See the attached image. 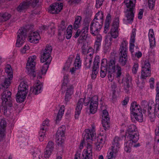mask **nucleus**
Instances as JSON below:
<instances>
[{
  "mask_svg": "<svg viewBox=\"0 0 159 159\" xmlns=\"http://www.w3.org/2000/svg\"><path fill=\"white\" fill-rule=\"evenodd\" d=\"M27 30L24 27H21L17 32L16 46L20 47L24 42V40L27 37L26 33Z\"/></svg>",
  "mask_w": 159,
  "mask_h": 159,
  "instance_id": "obj_3",
  "label": "nucleus"
},
{
  "mask_svg": "<svg viewBox=\"0 0 159 159\" xmlns=\"http://www.w3.org/2000/svg\"><path fill=\"white\" fill-rule=\"evenodd\" d=\"M35 0L32 1L31 0H26V2H23L20 4L19 5L17 8V10L19 12H22L25 9L28 8L30 6L33 7H35L37 3L33 5V2H35Z\"/></svg>",
  "mask_w": 159,
  "mask_h": 159,
  "instance_id": "obj_7",
  "label": "nucleus"
},
{
  "mask_svg": "<svg viewBox=\"0 0 159 159\" xmlns=\"http://www.w3.org/2000/svg\"><path fill=\"white\" fill-rule=\"evenodd\" d=\"M114 72H108V78L109 81L112 82L114 80V75L113 74Z\"/></svg>",
  "mask_w": 159,
  "mask_h": 159,
  "instance_id": "obj_46",
  "label": "nucleus"
},
{
  "mask_svg": "<svg viewBox=\"0 0 159 159\" xmlns=\"http://www.w3.org/2000/svg\"><path fill=\"white\" fill-rule=\"evenodd\" d=\"M97 142L95 143V145L96 147V149L99 151L101 149L103 146L102 142H98V139H97Z\"/></svg>",
  "mask_w": 159,
  "mask_h": 159,
  "instance_id": "obj_38",
  "label": "nucleus"
},
{
  "mask_svg": "<svg viewBox=\"0 0 159 159\" xmlns=\"http://www.w3.org/2000/svg\"><path fill=\"white\" fill-rule=\"evenodd\" d=\"M74 64H75V67L76 68L78 67V68H77V69H78L79 67H80L81 64L80 58L76 59V60L75 61Z\"/></svg>",
  "mask_w": 159,
  "mask_h": 159,
  "instance_id": "obj_43",
  "label": "nucleus"
},
{
  "mask_svg": "<svg viewBox=\"0 0 159 159\" xmlns=\"http://www.w3.org/2000/svg\"><path fill=\"white\" fill-rule=\"evenodd\" d=\"M35 66V64H34V63H32L30 65V66H28V67L26 68L28 75L30 76H32L34 77H35L36 76V73L34 70Z\"/></svg>",
  "mask_w": 159,
  "mask_h": 159,
  "instance_id": "obj_17",
  "label": "nucleus"
},
{
  "mask_svg": "<svg viewBox=\"0 0 159 159\" xmlns=\"http://www.w3.org/2000/svg\"><path fill=\"white\" fill-rule=\"evenodd\" d=\"M63 7L62 3H53L50 5L48 9L49 12L52 14H57L60 12Z\"/></svg>",
  "mask_w": 159,
  "mask_h": 159,
  "instance_id": "obj_10",
  "label": "nucleus"
},
{
  "mask_svg": "<svg viewBox=\"0 0 159 159\" xmlns=\"http://www.w3.org/2000/svg\"><path fill=\"white\" fill-rule=\"evenodd\" d=\"M136 0H125L124 2L126 4L127 7L128 8L126 10L127 13L126 16L129 23H131L133 22L134 16L133 13L135 4L134 3L136 2Z\"/></svg>",
  "mask_w": 159,
  "mask_h": 159,
  "instance_id": "obj_1",
  "label": "nucleus"
},
{
  "mask_svg": "<svg viewBox=\"0 0 159 159\" xmlns=\"http://www.w3.org/2000/svg\"><path fill=\"white\" fill-rule=\"evenodd\" d=\"M34 59H33L32 58H31V59L30 60V57L29 58V59L27 61V63H26V68H27L28 67V66H30V65H31V64L32 63H34L35 62H34Z\"/></svg>",
  "mask_w": 159,
  "mask_h": 159,
  "instance_id": "obj_51",
  "label": "nucleus"
},
{
  "mask_svg": "<svg viewBox=\"0 0 159 159\" xmlns=\"http://www.w3.org/2000/svg\"><path fill=\"white\" fill-rule=\"evenodd\" d=\"M92 138V136L91 134H89V133H86L84 137L83 140L82 141L81 143H80V149H81L83 148V144L84 143V140H88L90 139V136Z\"/></svg>",
  "mask_w": 159,
  "mask_h": 159,
  "instance_id": "obj_29",
  "label": "nucleus"
},
{
  "mask_svg": "<svg viewBox=\"0 0 159 159\" xmlns=\"http://www.w3.org/2000/svg\"><path fill=\"white\" fill-rule=\"evenodd\" d=\"M52 51V47L51 46H47L44 50L41 52L40 61L42 63L46 62L51 57V55Z\"/></svg>",
  "mask_w": 159,
  "mask_h": 159,
  "instance_id": "obj_4",
  "label": "nucleus"
},
{
  "mask_svg": "<svg viewBox=\"0 0 159 159\" xmlns=\"http://www.w3.org/2000/svg\"><path fill=\"white\" fill-rule=\"evenodd\" d=\"M119 19L117 17L116 18L114 21H113L112 26L111 28L115 29L116 30H118V28L119 26Z\"/></svg>",
  "mask_w": 159,
  "mask_h": 159,
  "instance_id": "obj_32",
  "label": "nucleus"
},
{
  "mask_svg": "<svg viewBox=\"0 0 159 159\" xmlns=\"http://www.w3.org/2000/svg\"><path fill=\"white\" fill-rule=\"evenodd\" d=\"M42 89V85L38 84L34 87H33L31 88L30 90V93H33L35 95L38 94L40 93V90Z\"/></svg>",
  "mask_w": 159,
  "mask_h": 159,
  "instance_id": "obj_18",
  "label": "nucleus"
},
{
  "mask_svg": "<svg viewBox=\"0 0 159 159\" xmlns=\"http://www.w3.org/2000/svg\"><path fill=\"white\" fill-rule=\"evenodd\" d=\"M118 30L115 29L111 28L110 33L111 34V37L114 38H116L118 36Z\"/></svg>",
  "mask_w": 159,
  "mask_h": 159,
  "instance_id": "obj_30",
  "label": "nucleus"
},
{
  "mask_svg": "<svg viewBox=\"0 0 159 159\" xmlns=\"http://www.w3.org/2000/svg\"><path fill=\"white\" fill-rule=\"evenodd\" d=\"M109 121H108V122L107 121H104V120H102V126L104 127V129L105 130H106V129H107V127H109Z\"/></svg>",
  "mask_w": 159,
  "mask_h": 159,
  "instance_id": "obj_44",
  "label": "nucleus"
},
{
  "mask_svg": "<svg viewBox=\"0 0 159 159\" xmlns=\"http://www.w3.org/2000/svg\"><path fill=\"white\" fill-rule=\"evenodd\" d=\"M66 29H62L61 27H59L58 35L59 36H61V34H63L65 32Z\"/></svg>",
  "mask_w": 159,
  "mask_h": 159,
  "instance_id": "obj_55",
  "label": "nucleus"
},
{
  "mask_svg": "<svg viewBox=\"0 0 159 159\" xmlns=\"http://www.w3.org/2000/svg\"><path fill=\"white\" fill-rule=\"evenodd\" d=\"M127 43L125 41H123L122 43L120 48V53L121 55L119 58V62L122 66H124L127 62V49L126 48Z\"/></svg>",
  "mask_w": 159,
  "mask_h": 159,
  "instance_id": "obj_2",
  "label": "nucleus"
},
{
  "mask_svg": "<svg viewBox=\"0 0 159 159\" xmlns=\"http://www.w3.org/2000/svg\"><path fill=\"white\" fill-rule=\"evenodd\" d=\"M86 152L87 155H91L90 154L92 153V147H87V150H86Z\"/></svg>",
  "mask_w": 159,
  "mask_h": 159,
  "instance_id": "obj_63",
  "label": "nucleus"
},
{
  "mask_svg": "<svg viewBox=\"0 0 159 159\" xmlns=\"http://www.w3.org/2000/svg\"><path fill=\"white\" fill-rule=\"evenodd\" d=\"M29 49V47L28 45H25L23 48L21 49V51L23 53H25L26 50H28Z\"/></svg>",
  "mask_w": 159,
  "mask_h": 159,
  "instance_id": "obj_64",
  "label": "nucleus"
},
{
  "mask_svg": "<svg viewBox=\"0 0 159 159\" xmlns=\"http://www.w3.org/2000/svg\"><path fill=\"white\" fill-rule=\"evenodd\" d=\"M90 17L86 16L84 20V22L86 24V26H87L88 25H89V24L90 21Z\"/></svg>",
  "mask_w": 159,
  "mask_h": 159,
  "instance_id": "obj_62",
  "label": "nucleus"
},
{
  "mask_svg": "<svg viewBox=\"0 0 159 159\" xmlns=\"http://www.w3.org/2000/svg\"><path fill=\"white\" fill-rule=\"evenodd\" d=\"M103 15L102 12L100 13L99 12H98L95 15V18L93 20V21H95L97 20H99V21H101L103 22Z\"/></svg>",
  "mask_w": 159,
  "mask_h": 159,
  "instance_id": "obj_28",
  "label": "nucleus"
},
{
  "mask_svg": "<svg viewBox=\"0 0 159 159\" xmlns=\"http://www.w3.org/2000/svg\"><path fill=\"white\" fill-rule=\"evenodd\" d=\"M84 98H81L79 100L77 103L75 113V119L78 118L79 116L81 110L83 107V103L84 102Z\"/></svg>",
  "mask_w": 159,
  "mask_h": 159,
  "instance_id": "obj_13",
  "label": "nucleus"
},
{
  "mask_svg": "<svg viewBox=\"0 0 159 159\" xmlns=\"http://www.w3.org/2000/svg\"><path fill=\"white\" fill-rule=\"evenodd\" d=\"M20 92L19 91H18L17 93L16 94V95H18L19 96H22L24 97H26L27 95V92Z\"/></svg>",
  "mask_w": 159,
  "mask_h": 159,
  "instance_id": "obj_58",
  "label": "nucleus"
},
{
  "mask_svg": "<svg viewBox=\"0 0 159 159\" xmlns=\"http://www.w3.org/2000/svg\"><path fill=\"white\" fill-rule=\"evenodd\" d=\"M81 19V16H78L75 17L73 25V29L74 30H77L79 28Z\"/></svg>",
  "mask_w": 159,
  "mask_h": 159,
  "instance_id": "obj_24",
  "label": "nucleus"
},
{
  "mask_svg": "<svg viewBox=\"0 0 159 159\" xmlns=\"http://www.w3.org/2000/svg\"><path fill=\"white\" fill-rule=\"evenodd\" d=\"M98 97L97 96H94L91 98L88 102L86 103L87 105L89 102L90 103V110L91 113L94 114L97 111L98 107Z\"/></svg>",
  "mask_w": 159,
  "mask_h": 159,
  "instance_id": "obj_6",
  "label": "nucleus"
},
{
  "mask_svg": "<svg viewBox=\"0 0 159 159\" xmlns=\"http://www.w3.org/2000/svg\"><path fill=\"white\" fill-rule=\"evenodd\" d=\"M92 59L91 58L89 59L86 58L85 61V65L87 68H90L91 66V64L92 63Z\"/></svg>",
  "mask_w": 159,
  "mask_h": 159,
  "instance_id": "obj_42",
  "label": "nucleus"
},
{
  "mask_svg": "<svg viewBox=\"0 0 159 159\" xmlns=\"http://www.w3.org/2000/svg\"><path fill=\"white\" fill-rule=\"evenodd\" d=\"M141 106L143 108V111L145 112L146 111V109L148 110L149 113L148 116L152 118L154 116V115L152 111H150L152 109V106H154V105H152L150 102L148 103L147 101L144 100L142 101Z\"/></svg>",
  "mask_w": 159,
  "mask_h": 159,
  "instance_id": "obj_11",
  "label": "nucleus"
},
{
  "mask_svg": "<svg viewBox=\"0 0 159 159\" xmlns=\"http://www.w3.org/2000/svg\"><path fill=\"white\" fill-rule=\"evenodd\" d=\"M34 34H34V35L33 36V40H32V41H30V42L33 43H36L35 41H38L39 39L37 38L38 37H39V35L38 32H34Z\"/></svg>",
  "mask_w": 159,
  "mask_h": 159,
  "instance_id": "obj_37",
  "label": "nucleus"
},
{
  "mask_svg": "<svg viewBox=\"0 0 159 159\" xmlns=\"http://www.w3.org/2000/svg\"><path fill=\"white\" fill-rule=\"evenodd\" d=\"M126 83L124 84V89L125 92L127 93L129 92V88L130 87L129 83L130 82L131 80V77L128 74L126 75Z\"/></svg>",
  "mask_w": 159,
  "mask_h": 159,
  "instance_id": "obj_21",
  "label": "nucleus"
},
{
  "mask_svg": "<svg viewBox=\"0 0 159 159\" xmlns=\"http://www.w3.org/2000/svg\"><path fill=\"white\" fill-rule=\"evenodd\" d=\"M87 38V36L86 35H84V34H81L79 38V40H85Z\"/></svg>",
  "mask_w": 159,
  "mask_h": 159,
  "instance_id": "obj_59",
  "label": "nucleus"
},
{
  "mask_svg": "<svg viewBox=\"0 0 159 159\" xmlns=\"http://www.w3.org/2000/svg\"><path fill=\"white\" fill-rule=\"evenodd\" d=\"M154 33L153 32V30L152 29H150L149 30L148 35L149 38L150 39H153L154 38L153 37Z\"/></svg>",
  "mask_w": 159,
  "mask_h": 159,
  "instance_id": "obj_57",
  "label": "nucleus"
},
{
  "mask_svg": "<svg viewBox=\"0 0 159 159\" xmlns=\"http://www.w3.org/2000/svg\"><path fill=\"white\" fill-rule=\"evenodd\" d=\"M102 119L104 121H109L110 118L107 111L106 110H103L102 111Z\"/></svg>",
  "mask_w": 159,
  "mask_h": 159,
  "instance_id": "obj_27",
  "label": "nucleus"
},
{
  "mask_svg": "<svg viewBox=\"0 0 159 159\" xmlns=\"http://www.w3.org/2000/svg\"><path fill=\"white\" fill-rule=\"evenodd\" d=\"M120 138L118 137H115L113 140V145L111 146V151L110 152V154L111 155L110 157H108V159H111L112 157L113 153H116L117 152L118 150L120 148Z\"/></svg>",
  "mask_w": 159,
  "mask_h": 159,
  "instance_id": "obj_12",
  "label": "nucleus"
},
{
  "mask_svg": "<svg viewBox=\"0 0 159 159\" xmlns=\"http://www.w3.org/2000/svg\"><path fill=\"white\" fill-rule=\"evenodd\" d=\"M136 29H133L132 31V33L130 39V42L134 43L135 41V37L136 35Z\"/></svg>",
  "mask_w": 159,
  "mask_h": 159,
  "instance_id": "obj_36",
  "label": "nucleus"
},
{
  "mask_svg": "<svg viewBox=\"0 0 159 159\" xmlns=\"http://www.w3.org/2000/svg\"><path fill=\"white\" fill-rule=\"evenodd\" d=\"M141 73V76L143 79L150 75V64L148 61H145L144 66L142 67Z\"/></svg>",
  "mask_w": 159,
  "mask_h": 159,
  "instance_id": "obj_8",
  "label": "nucleus"
},
{
  "mask_svg": "<svg viewBox=\"0 0 159 159\" xmlns=\"http://www.w3.org/2000/svg\"><path fill=\"white\" fill-rule=\"evenodd\" d=\"M149 39L150 46H154L155 44V39L153 38V39Z\"/></svg>",
  "mask_w": 159,
  "mask_h": 159,
  "instance_id": "obj_60",
  "label": "nucleus"
},
{
  "mask_svg": "<svg viewBox=\"0 0 159 159\" xmlns=\"http://www.w3.org/2000/svg\"><path fill=\"white\" fill-rule=\"evenodd\" d=\"M5 102V105L8 108V110H9V112H10L12 111L14 109V107L12 106V101L10 100V101H7Z\"/></svg>",
  "mask_w": 159,
  "mask_h": 159,
  "instance_id": "obj_31",
  "label": "nucleus"
},
{
  "mask_svg": "<svg viewBox=\"0 0 159 159\" xmlns=\"http://www.w3.org/2000/svg\"><path fill=\"white\" fill-rule=\"evenodd\" d=\"M102 24L103 22L101 21H99V22H94L93 20L91 22L90 28L92 34L94 35L98 34V31L101 29Z\"/></svg>",
  "mask_w": 159,
  "mask_h": 159,
  "instance_id": "obj_9",
  "label": "nucleus"
},
{
  "mask_svg": "<svg viewBox=\"0 0 159 159\" xmlns=\"http://www.w3.org/2000/svg\"><path fill=\"white\" fill-rule=\"evenodd\" d=\"M105 61L106 63L107 61H106V60L103 59L102 61L101 62V70H105L107 71V66L106 63L105 64L104 63V61Z\"/></svg>",
  "mask_w": 159,
  "mask_h": 159,
  "instance_id": "obj_34",
  "label": "nucleus"
},
{
  "mask_svg": "<svg viewBox=\"0 0 159 159\" xmlns=\"http://www.w3.org/2000/svg\"><path fill=\"white\" fill-rule=\"evenodd\" d=\"M88 29L89 25H88L87 26H86L84 28V29L80 31L81 34H84V35H86L87 36V34L88 32Z\"/></svg>",
  "mask_w": 159,
  "mask_h": 159,
  "instance_id": "obj_45",
  "label": "nucleus"
},
{
  "mask_svg": "<svg viewBox=\"0 0 159 159\" xmlns=\"http://www.w3.org/2000/svg\"><path fill=\"white\" fill-rule=\"evenodd\" d=\"M73 86L71 85L68 87L66 90V92L65 96L66 101H68L69 99L70 98L71 95L73 94Z\"/></svg>",
  "mask_w": 159,
  "mask_h": 159,
  "instance_id": "obj_20",
  "label": "nucleus"
},
{
  "mask_svg": "<svg viewBox=\"0 0 159 159\" xmlns=\"http://www.w3.org/2000/svg\"><path fill=\"white\" fill-rule=\"evenodd\" d=\"M65 128L64 126L62 125L59 128L56 135V140L58 145H62L65 139Z\"/></svg>",
  "mask_w": 159,
  "mask_h": 159,
  "instance_id": "obj_5",
  "label": "nucleus"
},
{
  "mask_svg": "<svg viewBox=\"0 0 159 159\" xmlns=\"http://www.w3.org/2000/svg\"><path fill=\"white\" fill-rule=\"evenodd\" d=\"M116 71L115 66L109 65L108 72H114Z\"/></svg>",
  "mask_w": 159,
  "mask_h": 159,
  "instance_id": "obj_54",
  "label": "nucleus"
},
{
  "mask_svg": "<svg viewBox=\"0 0 159 159\" xmlns=\"http://www.w3.org/2000/svg\"><path fill=\"white\" fill-rule=\"evenodd\" d=\"M134 131H137L136 126L134 125H132L129 126L128 129V133L133 132Z\"/></svg>",
  "mask_w": 159,
  "mask_h": 159,
  "instance_id": "obj_39",
  "label": "nucleus"
},
{
  "mask_svg": "<svg viewBox=\"0 0 159 159\" xmlns=\"http://www.w3.org/2000/svg\"><path fill=\"white\" fill-rule=\"evenodd\" d=\"M48 61H49L45 63L44 66L43 67L42 69L41 70V72L42 74L46 73L47 68L48 67V65L49 64L50 61L49 62Z\"/></svg>",
  "mask_w": 159,
  "mask_h": 159,
  "instance_id": "obj_33",
  "label": "nucleus"
},
{
  "mask_svg": "<svg viewBox=\"0 0 159 159\" xmlns=\"http://www.w3.org/2000/svg\"><path fill=\"white\" fill-rule=\"evenodd\" d=\"M103 1V0H96V8H100L102 5Z\"/></svg>",
  "mask_w": 159,
  "mask_h": 159,
  "instance_id": "obj_48",
  "label": "nucleus"
},
{
  "mask_svg": "<svg viewBox=\"0 0 159 159\" xmlns=\"http://www.w3.org/2000/svg\"><path fill=\"white\" fill-rule=\"evenodd\" d=\"M137 103L135 101L133 102L131 104L130 107V110H131L132 111H134L135 110V107H136Z\"/></svg>",
  "mask_w": 159,
  "mask_h": 159,
  "instance_id": "obj_56",
  "label": "nucleus"
},
{
  "mask_svg": "<svg viewBox=\"0 0 159 159\" xmlns=\"http://www.w3.org/2000/svg\"><path fill=\"white\" fill-rule=\"evenodd\" d=\"M72 30H68V28L66 30V37L67 39H70L72 36Z\"/></svg>",
  "mask_w": 159,
  "mask_h": 159,
  "instance_id": "obj_50",
  "label": "nucleus"
},
{
  "mask_svg": "<svg viewBox=\"0 0 159 159\" xmlns=\"http://www.w3.org/2000/svg\"><path fill=\"white\" fill-rule=\"evenodd\" d=\"M111 43V42H108V41H106L104 47L105 52L106 51L107 52L110 48Z\"/></svg>",
  "mask_w": 159,
  "mask_h": 159,
  "instance_id": "obj_35",
  "label": "nucleus"
},
{
  "mask_svg": "<svg viewBox=\"0 0 159 159\" xmlns=\"http://www.w3.org/2000/svg\"><path fill=\"white\" fill-rule=\"evenodd\" d=\"M139 136L138 132L137 131H134L133 132L128 133L127 138H129V140L136 143L139 139Z\"/></svg>",
  "mask_w": 159,
  "mask_h": 159,
  "instance_id": "obj_15",
  "label": "nucleus"
},
{
  "mask_svg": "<svg viewBox=\"0 0 159 159\" xmlns=\"http://www.w3.org/2000/svg\"><path fill=\"white\" fill-rule=\"evenodd\" d=\"M138 68V65L137 64H134L132 68V72L134 74H135L137 72Z\"/></svg>",
  "mask_w": 159,
  "mask_h": 159,
  "instance_id": "obj_53",
  "label": "nucleus"
},
{
  "mask_svg": "<svg viewBox=\"0 0 159 159\" xmlns=\"http://www.w3.org/2000/svg\"><path fill=\"white\" fill-rule=\"evenodd\" d=\"M133 116H134L135 119L136 120L139 121V122H141L143 120V115L141 112L140 111H139L138 113H136L133 112L132 113Z\"/></svg>",
  "mask_w": 159,
  "mask_h": 159,
  "instance_id": "obj_23",
  "label": "nucleus"
},
{
  "mask_svg": "<svg viewBox=\"0 0 159 159\" xmlns=\"http://www.w3.org/2000/svg\"><path fill=\"white\" fill-rule=\"evenodd\" d=\"M67 78L68 77L67 76H64V80L62 86V89L63 88L64 86H67V85L68 83Z\"/></svg>",
  "mask_w": 159,
  "mask_h": 159,
  "instance_id": "obj_49",
  "label": "nucleus"
},
{
  "mask_svg": "<svg viewBox=\"0 0 159 159\" xmlns=\"http://www.w3.org/2000/svg\"><path fill=\"white\" fill-rule=\"evenodd\" d=\"M19 87L27 89L28 88V86L25 84V81H22L21 82Z\"/></svg>",
  "mask_w": 159,
  "mask_h": 159,
  "instance_id": "obj_61",
  "label": "nucleus"
},
{
  "mask_svg": "<svg viewBox=\"0 0 159 159\" xmlns=\"http://www.w3.org/2000/svg\"><path fill=\"white\" fill-rule=\"evenodd\" d=\"M16 101L17 102H22L24 101L25 99V98L26 97H24L21 96H19L18 95H16Z\"/></svg>",
  "mask_w": 159,
  "mask_h": 159,
  "instance_id": "obj_40",
  "label": "nucleus"
},
{
  "mask_svg": "<svg viewBox=\"0 0 159 159\" xmlns=\"http://www.w3.org/2000/svg\"><path fill=\"white\" fill-rule=\"evenodd\" d=\"M11 93L10 91H4L2 94V102H7L10 100Z\"/></svg>",
  "mask_w": 159,
  "mask_h": 159,
  "instance_id": "obj_19",
  "label": "nucleus"
},
{
  "mask_svg": "<svg viewBox=\"0 0 159 159\" xmlns=\"http://www.w3.org/2000/svg\"><path fill=\"white\" fill-rule=\"evenodd\" d=\"M116 69L117 70V76L116 77L118 78L120 77L121 74V68L119 66H117Z\"/></svg>",
  "mask_w": 159,
  "mask_h": 159,
  "instance_id": "obj_52",
  "label": "nucleus"
},
{
  "mask_svg": "<svg viewBox=\"0 0 159 159\" xmlns=\"http://www.w3.org/2000/svg\"><path fill=\"white\" fill-rule=\"evenodd\" d=\"M46 129V128H45V127H41L39 132V134H40V137H42L43 136L45 135Z\"/></svg>",
  "mask_w": 159,
  "mask_h": 159,
  "instance_id": "obj_47",
  "label": "nucleus"
},
{
  "mask_svg": "<svg viewBox=\"0 0 159 159\" xmlns=\"http://www.w3.org/2000/svg\"><path fill=\"white\" fill-rule=\"evenodd\" d=\"M6 122L4 120H2L0 122L1 129L0 130V141L2 140L4 136V132L6 126Z\"/></svg>",
  "mask_w": 159,
  "mask_h": 159,
  "instance_id": "obj_16",
  "label": "nucleus"
},
{
  "mask_svg": "<svg viewBox=\"0 0 159 159\" xmlns=\"http://www.w3.org/2000/svg\"><path fill=\"white\" fill-rule=\"evenodd\" d=\"M8 67H7V69L6 70V72L8 73V76L9 77L11 75H13L12 72V68L11 66L10 65H8Z\"/></svg>",
  "mask_w": 159,
  "mask_h": 159,
  "instance_id": "obj_41",
  "label": "nucleus"
},
{
  "mask_svg": "<svg viewBox=\"0 0 159 159\" xmlns=\"http://www.w3.org/2000/svg\"><path fill=\"white\" fill-rule=\"evenodd\" d=\"M11 15L8 13H0V22L6 21L9 20L11 17Z\"/></svg>",
  "mask_w": 159,
  "mask_h": 159,
  "instance_id": "obj_22",
  "label": "nucleus"
},
{
  "mask_svg": "<svg viewBox=\"0 0 159 159\" xmlns=\"http://www.w3.org/2000/svg\"><path fill=\"white\" fill-rule=\"evenodd\" d=\"M13 78V75H11L9 77L8 76L7 78H5L4 82L3 84L2 85V86L4 87H6L7 88H8V86L11 84L10 80H11Z\"/></svg>",
  "mask_w": 159,
  "mask_h": 159,
  "instance_id": "obj_26",
  "label": "nucleus"
},
{
  "mask_svg": "<svg viewBox=\"0 0 159 159\" xmlns=\"http://www.w3.org/2000/svg\"><path fill=\"white\" fill-rule=\"evenodd\" d=\"M54 148V144L52 141H49L46 148V151L44 152V157L48 158L51 155L52 152Z\"/></svg>",
  "mask_w": 159,
  "mask_h": 159,
  "instance_id": "obj_14",
  "label": "nucleus"
},
{
  "mask_svg": "<svg viewBox=\"0 0 159 159\" xmlns=\"http://www.w3.org/2000/svg\"><path fill=\"white\" fill-rule=\"evenodd\" d=\"M64 106L63 105L60 108V109H59V112L57 113V116L56 117V122H57V121H59L62 118L64 111Z\"/></svg>",
  "mask_w": 159,
  "mask_h": 159,
  "instance_id": "obj_25",
  "label": "nucleus"
}]
</instances>
